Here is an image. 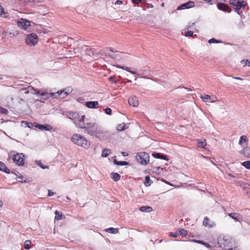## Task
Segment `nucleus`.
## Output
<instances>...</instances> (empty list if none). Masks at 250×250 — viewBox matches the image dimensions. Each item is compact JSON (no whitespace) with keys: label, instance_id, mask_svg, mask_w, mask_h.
<instances>
[{"label":"nucleus","instance_id":"nucleus-1","mask_svg":"<svg viewBox=\"0 0 250 250\" xmlns=\"http://www.w3.org/2000/svg\"><path fill=\"white\" fill-rule=\"evenodd\" d=\"M80 126L82 128L86 129L88 133L91 135H96L98 137H104L105 132L103 131L101 128L96 125L95 123L88 120H85V123L83 125H80Z\"/></svg>","mask_w":250,"mask_h":250},{"label":"nucleus","instance_id":"nucleus-2","mask_svg":"<svg viewBox=\"0 0 250 250\" xmlns=\"http://www.w3.org/2000/svg\"><path fill=\"white\" fill-rule=\"evenodd\" d=\"M71 140L75 144L84 148H88L90 146V142L85 137L80 134H74L71 138Z\"/></svg>","mask_w":250,"mask_h":250},{"label":"nucleus","instance_id":"nucleus-3","mask_svg":"<svg viewBox=\"0 0 250 250\" xmlns=\"http://www.w3.org/2000/svg\"><path fill=\"white\" fill-rule=\"evenodd\" d=\"M137 161L143 165H146L149 161V156L148 154L144 152H141L137 154L136 156Z\"/></svg>","mask_w":250,"mask_h":250},{"label":"nucleus","instance_id":"nucleus-4","mask_svg":"<svg viewBox=\"0 0 250 250\" xmlns=\"http://www.w3.org/2000/svg\"><path fill=\"white\" fill-rule=\"evenodd\" d=\"M71 92V91L69 89L66 90H61L56 92L50 93L49 94L51 95L52 97L53 98H64L66 97L68 94H69Z\"/></svg>","mask_w":250,"mask_h":250},{"label":"nucleus","instance_id":"nucleus-5","mask_svg":"<svg viewBox=\"0 0 250 250\" xmlns=\"http://www.w3.org/2000/svg\"><path fill=\"white\" fill-rule=\"evenodd\" d=\"M25 42L29 46L35 45L38 42V36L34 33L28 34L26 37Z\"/></svg>","mask_w":250,"mask_h":250},{"label":"nucleus","instance_id":"nucleus-6","mask_svg":"<svg viewBox=\"0 0 250 250\" xmlns=\"http://www.w3.org/2000/svg\"><path fill=\"white\" fill-rule=\"evenodd\" d=\"M13 160L17 165L22 166L24 164V156L22 153H17L14 155Z\"/></svg>","mask_w":250,"mask_h":250},{"label":"nucleus","instance_id":"nucleus-7","mask_svg":"<svg viewBox=\"0 0 250 250\" xmlns=\"http://www.w3.org/2000/svg\"><path fill=\"white\" fill-rule=\"evenodd\" d=\"M233 241V239L231 237L229 236H225L223 239L220 240L221 246H224V247H231V244Z\"/></svg>","mask_w":250,"mask_h":250},{"label":"nucleus","instance_id":"nucleus-8","mask_svg":"<svg viewBox=\"0 0 250 250\" xmlns=\"http://www.w3.org/2000/svg\"><path fill=\"white\" fill-rule=\"evenodd\" d=\"M18 26L23 30H26L30 26V21L28 20L21 19L17 21Z\"/></svg>","mask_w":250,"mask_h":250},{"label":"nucleus","instance_id":"nucleus-9","mask_svg":"<svg viewBox=\"0 0 250 250\" xmlns=\"http://www.w3.org/2000/svg\"><path fill=\"white\" fill-rule=\"evenodd\" d=\"M246 5V3L244 1H241L238 0L236 3V6H232L234 9L235 12L240 15L242 12L240 11L242 7H245Z\"/></svg>","mask_w":250,"mask_h":250},{"label":"nucleus","instance_id":"nucleus-10","mask_svg":"<svg viewBox=\"0 0 250 250\" xmlns=\"http://www.w3.org/2000/svg\"><path fill=\"white\" fill-rule=\"evenodd\" d=\"M195 3L193 1H188L178 6L177 8L178 10L188 9L194 7Z\"/></svg>","mask_w":250,"mask_h":250},{"label":"nucleus","instance_id":"nucleus-11","mask_svg":"<svg viewBox=\"0 0 250 250\" xmlns=\"http://www.w3.org/2000/svg\"><path fill=\"white\" fill-rule=\"evenodd\" d=\"M203 224L205 227L208 228H212L216 226L215 223L214 221H211L208 217L204 218Z\"/></svg>","mask_w":250,"mask_h":250},{"label":"nucleus","instance_id":"nucleus-12","mask_svg":"<svg viewBox=\"0 0 250 250\" xmlns=\"http://www.w3.org/2000/svg\"><path fill=\"white\" fill-rule=\"evenodd\" d=\"M228 215L236 222H241L243 220L242 216L239 213L232 212L229 213Z\"/></svg>","mask_w":250,"mask_h":250},{"label":"nucleus","instance_id":"nucleus-13","mask_svg":"<svg viewBox=\"0 0 250 250\" xmlns=\"http://www.w3.org/2000/svg\"><path fill=\"white\" fill-rule=\"evenodd\" d=\"M217 6L219 10L224 12L230 13L231 11L230 8L227 4L224 3H219Z\"/></svg>","mask_w":250,"mask_h":250},{"label":"nucleus","instance_id":"nucleus-14","mask_svg":"<svg viewBox=\"0 0 250 250\" xmlns=\"http://www.w3.org/2000/svg\"><path fill=\"white\" fill-rule=\"evenodd\" d=\"M128 104L130 105L136 107L139 105V101L136 96H131L128 100Z\"/></svg>","mask_w":250,"mask_h":250},{"label":"nucleus","instance_id":"nucleus-15","mask_svg":"<svg viewBox=\"0 0 250 250\" xmlns=\"http://www.w3.org/2000/svg\"><path fill=\"white\" fill-rule=\"evenodd\" d=\"M99 103L97 101L87 102L85 104V105L90 108H98Z\"/></svg>","mask_w":250,"mask_h":250},{"label":"nucleus","instance_id":"nucleus-16","mask_svg":"<svg viewBox=\"0 0 250 250\" xmlns=\"http://www.w3.org/2000/svg\"><path fill=\"white\" fill-rule=\"evenodd\" d=\"M36 126L41 130H50L52 128L51 126L50 125H42L38 124Z\"/></svg>","mask_w":250,"mask_h":250},{"label":"nucleus","instance_id":"nucleus-17","mask_svg":"<svg viewBox=\"0 0 250 250\" xmlns=\"http://www.w3.org/2000/svg\"><path fill=\"white\" fill-rule=\"evenodd\" d=\"M0 170H1V171H3L6 173H10L9 169L7 168L5 164L1 162H0Z\"/></svg>","mask_w":250,"mask_h":250},{"label":"nucleus","instance_id":"nucleus-18","mask_svg":"<svg viewBox=\"0 0 250 250\" xmlns=\"http://www.w3.org/2000/svg\"><path fill=\"white\" fill-rule=\"evenodd\" d=\"M191 242H195V243H198V244H202L204 246H205V247H206L207 248H210L211 247H210V245L207 243H206L203 241H201V240H195V239H191L190 240Z\"/></svg>","mask_w":250,"mask_h":250},{"label":"nucleus","instance_id":"nucleus-19","mask_svg":"<svg viewBox=\"0 0 250 250\" xmlns=\"http://www.w3.org/2000/svg\"><path fill=\"white\" fill-rule=\"evenodd\" d=\"M139 210L142 212H150L152 210V208L149 206H143L139 208Z\"/></svg>","mask_w":250,"mask_h":250},{"label":"nucleus","instance_id":"nucleus-20","mask_svg":"<svg viewBox=\"0 0 250 250\" xmlns=\"http://www.w3.org/2000/svg\"><path fill=\"white\" fill-rule=\"evenodd\" d=\"M111 178L115 182L118 181L121 178L120 175L116 172L111 173Z\"/></svg>","mask_w":250,"mask_h":250},{"label":"nucleus","instance_id":"nucleus-21","mask_svg":"<svg viewBox=\"0 0 250 250\" xmlns=\"http://www.w3.org/2000/svg\"><path fill=\"white\" fill-rule=\"evenodd\" d=\"M242 154L246 157L250 158V147H246L243 149Z\"/></svg>","mask_w":250,"mask_h":250},{"label":"nucleus","instance_id":"nucleus-22","mask_svg":"<svg viewBox=\"0 0 250 250\" xmlns=\"http://www.w3.org/2000/svg\"><path fill=\"white\" fill-rule=\"evenodd\" d=\"M178 235H180L183 236H186L188 235V231L184 229H179L177 230Z\"/></svg>","mask_w":250,"mask_h":250},{"label":"nucleus","instance_id":"nucleus-23","mask_svg":"<svg viewBox=\"0 0 250 250\" xmlns=\"http://www.w3.org/2000/svg\"><path fill=\"white\" fill-rule=\"evenodd\" d=\"M118 67L122 68L129 73H130L132 74L135 75L137 74V72L136 71H134L131 70L130 68L127 67V66H118Z\"/></svg>","mask_w":250,"mask_h":250},{"label":"nucleus","instance_id":"nucleus-24","mask_svg":"<svg viewBox=\"0 0 250 250\" xmlns=\"http://www.w3.org/2000/svg\"><path fill=\"white\" fill-rule=\"evenodd\" d=\"M113 162L115 164L118 166H126L128 164L126 161H118L116 159H114Z\"/></svg>","mask_w":250,"mask_h":250},{"label":"nucleus","instance_id":"nucleus-25","mask_svg":"<svg viewBox=\"0 0 250 250\" xmlns=\"http://www.w3.org/2000/svg\"><path fill=\"white\" fill-rule=\"evenodd\" d=\"M105 231H106L107 232L111 233L113 234H116V233H118V229H115L113 228H107V229H105Z\"/></svg>","mask_w":250,"mask_h":250},{"label":"nucleus","instance_id":"nucleus-26","mask_svg":"<svg viewBox=\"0 0 250 250\" xmlns=\"http://www.w3.org/2000/svg\"><path fill=\"white\" fill-rule=\"evenodd\" d=\"M110 149H108L107 148H104L102 151V156L103 157H106L110 154Z\"/></svg>","mask_w":250,"mask_h":250},{"label":"nucleus","instance_id":"nucleus-27","mask_svg":"<svg viewBox=\"0 0 250 250\" xmlns=\"http://www.w3.org/2000/svg\"><path fill=\"white\" fill-rule=\"evenodd\" d=\"M200 98L206 103H210V96L208 94L205 95L204 96L201 95L200 96Z\"/></svg>","mask_w":250,"mask_h":250},{"label":"nucleus","instance_id":"nucleus-28","mask_svg":"<svg viewBox=\"0 0 250 250\" xmlns=\"http://www.w3.org/2000/svg\"><path fill=\"white\" fill-rule=\"evenodd\" d=\"M151 181L150 179V177L148 176H146L145 177V183H144V184L146 186V187H149L150 186L151 184Z\"/></svg>","mask_w":250,"mask_h":250},{"label":"nucleus","instance_id":"nucleus-29","mask_svg":"<svg viewBox=\"0 0 250 250\" xmlns=\"http://www.w3.org/2000/svg\"><path fill=\"white\" fill-rule=\"evenodd\" d=\"M55 219L60 220L62 219V214L60 213L58 210H56L55 212Z\"/></svg>","mask_w":250,"mask_h":250},{"label":"nucleus","instance_id":"nucleus-30","mask_svg":"<svg viewBox=\"0 0 250 250\" xmlns=\"http://www.w3.org/2000/svg\"><path fill=\"white\" fill-rule=\"evenodd\" d=\"M243 142H245V143L248 142L247 137L244 135H242L240 137L239 144L240 145H241Z\"/></svg>","mask_w":250,"mask_h":250},{"label":"nucleus","instance_id":"nucleus-31","mask_svg":"<svg viewBox=\"0 0 250 250\" xmlns=\"http://www.w3.org/2000/svg\"><path fill=\"white\" fill-rule=\"evenodd\" d=\"M31 242L30 240H26L25 242H24V248L25 249H29L31 248Z\"/></svg>","mask_w":250,"mask_h":250},{"label":"nucleus","instance_id":"nucleus-32","mask_svg":"<svg viewBox=\"0 0 250 250\" xmlns=\"http://www.w3.org/2000/svg\"><path fill=\"white\" fill-rule=\"evenodd\" d=\"M206 145H207V144H206V142L205 140L204 141L199 142L197 144V146L198 147L204 148L205 147V146Z\"/></svg>","mask_w":250,"mask_h":250},{"label":"nucleus","instance_id":"nucleus-33","mask_svg":"<svg viewBox=\"0 0 250 250\" xmlns=\"http://www.w3.org/2000/svg\"><path fill=\"white\" fill-rule=\"evenodd\" d=\"M125 125L123 123L122 124H119L117 126V129L119 131H123L125 129Z\"/></svg>","mask_w":250,"mask_h":250},{"label":"nucleus","instance_id":"nucleus-34","mask_svg":"<svg viewBox=\"0 0 250 250\" xmlns=\"http://www.w3.org/2000/svg\"><path fill=\"white\" fill-rule=\"evenodd\" d=\"M242 165L247 169H250V161H247L242 163Z\"/></svg>","mask_w":250,"mask_h":250},{"label":"nucleus","instance_id":"nucleus-35","mask_svg":"<svg viewBox=\"0 0 250 250\" xmlns=\"http://www.w3.org/2000/svg\"><path fill=\"white\" fill-rule=\"evenodd\" d=\"M36 163L38 165V166H40L42 169L48 168V166H45L42 165V163H41V161H36Z\"/></svg>","mask_w":250,"mask_h":250},{"label":"nucleus","instance_id":"nucleus-36","mask_svg":"<svg viewBox=\"0 0 250 250\" xmlns=\"http://www.w3.org/2000/svg\"><path fill=\"white\" fill-rule=\"evenodd\" d=\"M217 101V98L215 95L210 96V103H215Z\"/></svg>","mask_w":250,"mask_h":250},{"label":"nucleus","instance_id":"nucleus-37","mask_svg":"<svg viewBox=\"0 0 250 250\" xmlns=\"http://www.w3.org/2000/svg\"><path fill=\"white\" fill-rule=\"evenodd\" d=\"M116 79V76H111L108 78V80L114 83H117V81L115 80Z\"/></svg>","mask_w":250,"mask_h":250},{"label":"nucleus","instance_id":"nucleus-38","mask_svg":"<svg viewBox=\"0 0 250 250\" xmlns=\"http://www.w3.org/2000/svg\"><path fill=\"white\" fill-rule=\"evenodd\" d=\"M241 62L243 64L244 66H245L247 65H249L250 66V62L249 60H243L241 61Z\"/></svg>","mask_w":250,"mask_h":250},{"label":"nucleus","instance_id":"nucleus-39","mask_svg":"<svg viewBox=\"0 0 250 250\" xmlns=\"http://www.w3.org/2000/svg\"><path fill=\"white\" fill-rule=\"evenodd\" d=\"M220 42H221L220 41H218L214 38H212L208 41V43H219Z\"/></svg>","mask_w":250,"mask_h":250},{"label":"nucleus","instance_id":"nucleus-40","mask_svg":"<svg viewBox=\"0 0 250 250\" xmlns=\"http://www.w3.org/2000/svg\"><path fill=\"white\" fill-rule=\"evenodd\" d=\"M84 118H85V116L84 115H83V116H81V118L80 119V120H79V122H80L79 125L80 124L81 125H83V124L85 123V121H84Z\"/></svg>","mask_w":250,"mask_h":250},{"label":"nucleus","instance_id":"nucleus-41","mask_svg":"<svg viewBox=\"0 0 250 250\" xmlns=\"http://www.w3.org/2000/svg\"><path fill=\"white\" fill-rule=\"evenodd\" d=\"M152 156L153 157L155 158L160 159L161 156V154L160 153H154L152 154Z\"/></svg>","mask_w":250,"mask_h":250},{"label":"nucleus","instance_id":"nucleus-42","mask_svg":"<svg viewBox=\"0 0 250 250\" xmlns=\"http://www.w3.org/2000/svg\"><path fill=\"white\" fill-rule=\"evenodd\" d=\"M178 236V232H177V230L175 232H174V233H170L169 234V236L171 237H173V238H176Z\"/></svg>","mask_w":250,"mask_h":250},{"label":"nucleus","instance_id":"nucleus-43","mask_svg":"<svg viewBox=\"0 0 250 250\" xmlns=\"http://www.w3.org/2000/svg\"><path fill=\"white\" fill-rule=\"evenodd\" d=\"M37 94H38V95H41V96H46V95H47V94H48V93H47L46 91H42V92H41V91H38L37 92Z\"/></svg>","mask_w":250,"mask_h":250},{"label":"nucleus","instance_id":"nucleus-44","mask_svg":"<svg viewBox=\"0 0 250 250\" xmlns=\"http://www.w3.org/2000/svg\"><path fill=\"white\" fill-rule=\"evenodd\" d=\"M104 111H105V113L108 115H111V112H112V110L111 109L109 108V107H107L105 109H104Z\"/></svg>","mask_w":250,"mask_h":250},{"label":"nucleus","instance_id":"nucleus-45","mask_svg":"<svg viewBox=\"0 0 250 250\" xmlns=\"http://www.w3.org/2000/svg\"><path fill=\"white\" fill-rule=\"evenodd\" d=\"M186 36H188V37H193V32L192 31H188L186 32L185 34Z\"/></svg>","mask_w":250,"mask_h":250},{"label":"nucleus","instance_id":"nucleus-46","mask_svg":"<svg viewBox=\"0 0 250 250\" xmlns=\"http://www.w3.org/2000/svg\"><path fill=\"white\" fill-rule=\"evenodd\" d=\"M238 0H230L229 4L232 6H236V3Z\"/></svg>","mask_w":250,"mask_h":250},{"label":"nucleus","instance_id":"nucleus-47","mask_svg":"<svg viewBox=\"0 0 250 250\" xmlns=\"http://www.w3.org/2000/svg\"><path fill=\"white\" fill-rule=\"evenodd\" d=\"M4 14H5L4 9L3 7L0 5V16H1Z\"/></svg>","mask_w":250,"mask_h":250},{"label":"nucleus","instance_id":"nucleus-48","mask_svg":"<svg viewBox=\"0 0 250 250\" xmlns=\"http://www.w3.org/2000/svg\"><path fill=\"white\" fill-rule=\"evenodd\" d=\"M160 159L165 160L166 161H168V159L166 155H163H163L161 154V158Z\"/></svg>","mask_w":250,"mask_h":250},{"label":"nucleus","instance_id":"nucleus-49","mask_svg":"<svg viewBox=\"0 0 250 250\" xmlns=\"http://www.w3.org/2000/svg\"><path fill=\"white\" fill-rule=\"evenodd\" d=\"M54 194H55L54 192H52L50 190H48V196H51L54 195Z\"/></svg>","mask_w":250,"mask_h":250},{"label":"nucleus","instance_id":"nucleus-50","mask_svg":"<svg viewBox=\"0 0 250 250\" xmlns=\"http://www.w3.org/2000/svg\"><path fill=\"white\" fill-rule=\"evenodd\" d=\"M115 4H122L123 1L120 0H117L115 2Z\"/></svg>","mask_w":250,"mask_h":250},{"label":"nucleus","instance_id":"nucleus-51","mask_svg":"<svg viewBox=\"0 0 250 250\" xmlns=\"http://www.w3.org/2000/svg\"><path fill=\"white\" fill-rule=\"evenodd\" d=\"M132 2L135 4H138L141 2V0H132Z\"/></svg>","mask_w":250,"mask_h":250},{"label":"nucleus","instance_id":"nucleus-52","mask_svg":"<svg viewBox=\"0 0 250 250\" xmlns=\"http://www.w3.org/2000/svg\"><path fill=\"white\" fill-rule=\"evenodd\" d=\"M233 79H235V80H242L241 78L238 77H233Z\"/></svg>","mask_w":250,"mask_h":250},{"label":"nucleus","instance_id":"nucleus-53","mask_svg":"<svg viewBox=\"0 0 250 250\" xmlns=\"http://www.w3.org/2000/svg\"><path fill=\"white\" fill-rule=\"evenodd\" d=\"M109 50L110 51L112 52H116L117 51L116 50H114L112 48H109Z\"/></svg>","mask_w":250,"mask_h":250},{"label":"nucleus","instance_id":"nucleus-54","mask_svg":"<svg viewBox=\"0 0 250 250\" xmlns=\"http://www.w3.org/2000/svg\"><path fill=\"white\" fill-rule=\"evenodd\" d=\"M3 205V203L1 201H0V207H2Z\"/></svg>","mask_w":250,"mask_h":250},{"label":"nucleus","instance_id":"nucleus-55","mask_svg":"<svg viewBox=\"0 0 250 250\" xmlns=\"http://www.w3.org/2000/svg\"><path fill=\"white\" fill-rule=\"evenodd\" d=\"M66 198H67L68 200H70V198L69 197H68V196H67V197H66Z\"/></svg>","mask_w":250,"mask_h":250},{"label":"nucleus","instance_id":"nucleus-56","mask_svg":"<svg viewBox=\"0 0 250 250\" xmlns=\"http://www.w3.org/2000/svg\"><path fill=\"white\" fill-rule=\"evenodd\" d=\"M226 250H233L231 248H229V249H227Z\"/></svg>","mask_w":250,"mask_h":250},{"label":"nucleus","instance_id":"nucleus-57","mask_svg":"<svg viewBox=\"0 0 250 250\" xmlns=\"http://www.w3.org/2000/svg\"><path fill=\"white\" fill-rule=\"evenodd\" d=\"M159 168H160V167H157V170H159Z\"/></svg>","mask_w":250,"mask_h":250},{"label":"nucleus","instance_id":"nucleus-58","mask_svg":"<svg viewBox=\"0 0 250 250\" xmlns=\"http://www.w3.org/2000/svg\"><path fill=\"white\" fill-rule=\"evenodd\" d=\"M123 154L124 156H126V155H125V153L124 152H123Z\"/></svg>","mask_w":250,"mask_h":250}]
</instances>
